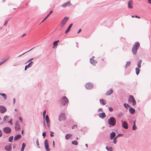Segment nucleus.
Returning a JSON list of instances; mask_svg holds the SVG:
<instances>
[{
    "instance_id": "774afa93",
    "label": "nucleus",
    "mask_w": 151,
    "mask_h": 151,
    "mask_svg": "<svg viewBox=\"0 0 151 151\" xmlns=\"http://www.w3.org/2000/svg\"><path fill=\"white\" fill-rule=\"evenodd\" d=\"M131 16V17H135V15H132Z\"/></svg>"
},
{
    "instance_id": "37998d69",
    "label": "nucleus",
    "mask_w": 151,
    "mask_h": 151,
    "mask_svg": "<svg viewBox=\"0 0 151 151\" xmlns=\"http://www.w3.org/2000/svg\"><path fill=\"white\" fill-rule=\"evenodd\" d=\"M50 132L51 133V134H50L51 136L52 137H53L54 136V135H53L54 132H52V131H50Z\"/></svg>"
},
{
    "instance_id": "f704fd0d",
    "label": "nucleus",
    "mask_w": 151,
    "mask_h": 151,
    "mask_svg": "<svg viewBox=\"0 0 151 151\" xmlns=\"http://www.w3.org/2000/svg\"><path fill=\"white\" fill-rule=\"evenodd\" d=\"M137 129V127L136 126V125L133 124L132 127V130H135Z\"/></svg>"
},
{
    "instance_id": "13d9d810",
    "label": "nucleus",
    "mask_w": 151,
    "mask_h": 151,
    "mask_svg": "<svg viewBox=\"0 0 151 151\" xmlns=\"http://www.w3.org/2000/svg\"><path fill=\"white\" fill-rule=\"evenodd\" d=\"M8 22L7 21H6L4 23V25L5 26V25H6V24Z\"/></svg>"
},
{
    "instance_id": "3c124183",
    "label": "nucleus",
    "mask_w": 151,
    "mask_h": 151,
    "mask_svg": "<svg viewBox=\"0 0 151 151\" xmlns=\"http://www.w3.org/2000/svg\"><path fill=\"white\" fill-rule=\"evenodd\" d=\"M9 58L7 59H5L4 61H3V62H1V63H2V64H3L4 62H6L8 59H9Z\"/></svg>"
},
{
    "instance_id": "6ab92c4d",
    "label": "nucleus",
    "mask_w": 151,
    "mask_h": 151,
    "mask_svg": "<svg viewBox=\"0 0 151 151\" xmlns=\"http://www.w3.org/2000/svg\"><path fill=\"white\" fill-rule=\"evenodd\" d=\"M133 3L132 1H130L128 2V7L129 9H132L133 8Z\"/></svg>"
},
{
    "instance_id": "7ed1b4c3",
    "label": "nucleus",
    "mask_w": 151,
    "mask_h": 151,
    "mask_svg": "<svg viewBox=\"0 0 151 151\" xmlns=\"http://www.w3.org/2000/svg\"><path fill=\"white\" fill-rule=\"evenodd\" d=\"M108 124L112 126H114L116 124V120L113 117H110L108 120Z\"/></svg>"
},
{
    "instance_id": "680f3d73",
    "label": "nucleus",
    "mask_w": 151,
    "mask_h": 151,
    "mask_svg": "<svg viewBox=\"0 0 151 151\" xmlns=\"http://www.w3.org/2000/svg\"><path fill=\"white\" fill-rule=\"evenodd\" d=\"M27 68H28V67H26V65L25 66V69H24V70H27Z\"/></svg>"
},
{
    "instance_id": "69168bd1",
    "label": "nucleus",
    "mask_w": 151,
    "mask_h": 151,
    "mask_svg": "<svg viewBox=\"0 0 151 151\" xmlns=\"http://www.w3.org/2000/svg\"><path fill=\"white\" fill-rule=\"evenodd\" d=\"M33 59V58H31L29 60V61H30V60H32Z\"/></svg>"
},
{
    "instance_id": "473e14b6",
    "label": "nucleus",
    "mask_w": 151,
    "mask_h": 151,
    "mask_svg": "<svg viewBox=\"0 0 151 151\" xmlns=\"http://www.w3.org/2000/svg\"><path fill=\"white\" fill-rule=\"evenodd\" d=\"M8 117L7 116H5L3 118V120L5 122H6L7 120V119L8 118Z\"/></svg>"
},
{
    "instance_id": "4be33fe9",
    "label": "nucleus",
    "mask_w": 151,
    "mask_h": 151,
    "mask_svg": "<svg viewBox=\"0 0 151 151\" xmlns=\"http://www.w3.org/2000/svg\"><path fill=\"white\" fill-rule=\"evenodd\" d=\"M46 110H44L43 112V120H44H44L43 121V122H44V126L45 125V115L46 114Z\"/></svg>"
},
{
    "instance_id": "a19ab883",
    "label": "nucleus",
    "mask_w": 151,
    "mask_h": 151,
    "mask_svg": "<svg viewBox=\"0 0 151 151\" xmlns=\"http://www.w3.org/2000/svg\"><path fill=\"white\" fill-rule=\"evenodd\" d=\"M109 110L110 111H113V108L111 107H110L109 108Z\"/></svg>"
},
{
    "instance_id": "dca6fc26",
    "label": "nucleus",
    "mask_w": 151,
    "mask_h": 151,
    "mask_svg": "<svg viewBox=\"0 0 151 151\" xmlns=\"http://www.w3.org/2000/svg\"><path fill=\"white\" fill-rule=\"evenodd\" d=\"M45 120L47 123V127L49 128L50 127V121L48 115H46L45 116Z\"/></svg>"
},
{
    "instance_id": "338daca9",
    "label": "nucleus",
    "mask_w": 151,
    "mask_h": 151,
    "mask_svg": "<svg viewBox=\"0 0 151 151\" xmlns=\"http://www.w3.org/2000/svg\"><path fill=\"white\" fill-rule=\"evenodd\" d=\"M14 110L15 111H17V109H14Z\"/></svg>"
},
{
    "instance_id": "9b49d317",
    "label": "nucleus",
    "mask_w": 151,
    "mask_h": 151,
    "mask_svg": "<svg viewBox=\"0 0 151 151\" xmlns=\"http://www.w3.org/2000/svg\"><path fill=\"white\" fill-rule=\"evenodd\" d=\"M122 123V127L125 129H127L128 128V124L125 121L122 120L121 121Z\"/></svg>"
},
{
    "instance_id": "79ce46f5",
    "label": "nucleus",
    "mask_w": 151,
    "mask_h": 151,
    "mask_svg": "<svg viewBox=\"0 0 151 151\" xmlns=\"http://www.w3.org/2000/svg\"><path fill=\"white\" fill-rule=\"evenodd\" d=\"M42 136H43L44 138H45L46 136V133L45 132H43L42 134Z\"/></svg>"
},
{
    "instance_id": "bf43d9fd",
    "label": "nucleus",
    "mask_w": 151,
    "mask_h": 151,
    "mask_svg": "<svg viewBox=\"0 0 151 151\" xmlns=\"http://www.w3.org/2000/svg\"><path fill=\"white\" fill-rule=\"evenodd\" d=\"M52 11H51L49 13V14H48L49 15V16L52 13Z\"/></svg>"
},
{
    "instance_id": "2f4dec72",
    "label": "nucleus",
    "mask_w": 151,
    "mask_h": 151,
    "mask_svg": "<svg viewBox=\"0 0 151 151\" xmlns=\"http://www.w3.org/2000/svg\"><path fill=\"white\" fill-rule=\"evenodd\" d=\"M13 136H11L9 138V142H11L13 140Z\"/></svg>"
},
{
    "instance_id": "a878e982",
    "label": "nucleus",
    "mask_w": 151,
    "mask_h": 151,
    "mask_svg": "<svg viewBox=\"0 0 151 151\" xmlns=\"http://www.w3.org/2000/svg\"><path fill=\"white\" fill-rule=\"evenodd\" d=\"M131 62L130 61H127L126 62V63L125 65V69L129 66L131 64Z\"/></svg>"
},
{
    "instance_id": "e2e57ef3",
    "label": "nucleus",
    "mask_w": 151,
    "mask_h": 151,
    "mask_svg": "<svg viewBox=\"0 0 151 151\" xmlns=\"http://www.w3.org/2000/svg\"><path fill=\"white\" fill-rule=\"evenodd\" d=\"M135 122H136V121L135 120L133 122V124H135Z\"/></svg>"
},
{
    "instance_id": "a18cd8bd",
    "label": "nucleus",
    "mask_w": 151,
    "mask_h": 151,
    "mask_svg": "<svg viewBox=\"0 0 151 151\" xmlns=\"http://www.w3.org/2000/svg\"><path fill=\"white\" fill-rule=\"evenodd\" d=\"M19 120L22 123L23 120H22V118L21 117H19Z\"/></svg>"
},
{
    "instance_id": "412c9836",
    "label": "nucleus",
    "mask_w": 151,
    "mask_h": 151,
    "mask_svg": "<svg viewBox=\"0 0 151 151\" xmlns=\"http://www.w3.org/2000/svg\"><path fill=\"white\" fill-rule=\"evenodd\" d=\"M22 137V136L20 134H18L14 138V140H17L18 139H20Z\"/></svg>"
},
{
    "instance_id": "603ef678",
    "label": "nucleus",
    "mask_w": 151,
    "mask_h": 151,
    "mask_svg": "<svg viewBox=\"0 0 151 151\" xmlns=\"http://www.w3.org/2000/svg\"><path fill=\"white\" fill-rule=\"evenodd\" d=\"M135 17L136 18H139V19L140 18V17L138 16L137 15H135Z\"/></svg>"
},
{
    "instance_id": "c756f323",
    "label": "nucleus",
    "mask_w": 151,
    "mask_h": 151,
    "mask_svg": "<svg viewBox=\"0 0 151 151\" xmlns=\"http://www.w3.org/2000/svg\"><path fill=\"white\" fill-rule=\"evenodd\" d=\"M26 145L25 143H23L22 144V147L21 150V151H24V149Z\"/></svg>"
},
{
    "instance_id": "ea45409f",
    "label": "nucleus",
    "mask_w": 151,
    "mask_h": 151,
    "mask_svg": "<svg viewBox=\"0 0 151 151\" xmlns=\"http://www.w3.org/2000/svg\"><path fill=\"white\" fill-rule=\"evenodd\" d=\"M33 48H32L31 49H30V50H29L28 51H27V52H24V53L22 54V55H19L18 56V57H19L21 56H22V55H23L24 54H25V53H26V52H29V51H30V50H32V49Z\"/></svg>"
},
{
    "instance_id": "5701e85b",
    "label": "nucleus",
    "mask_w": 151,
    "mask_h": 151,
    "mask_svg": "<svg viewBox=\"0 0 151 151\" xmlns=\"http://www.w3.org/2000/svg\"><path fill=\"white\" fill-rule=\"evenodd\" d=\"M72 25H73V24H70L69 25V26L68 27L67 29L65 31V33H67L68 32L70 31Z\"/></svg>"
},
{
    "instance_id": "e433bc0d",
    "label": "nucleus",
    "mask_w": 151,
    "mask_h": 151,
    "mask_svg": "<svg viewBox=\"0 0 151 151\" xmlns=\"http://www.w3.org/2000/svg\"><path fill=\"white\" fill-rule=\"evenodd\" d=\"M36 143L37 144V145L39 147V148H40V147L39 146V141H38V139H37V140L36 141Z\"/></svg>"
},
{
    "instance_id": "c85d7f7f",
    "label": "nucleus",
    "mask_w": 151,
    "mask_h": 151,
    "mask_svg": "<svg viewBox=\"0 0 151 151\" xmlns=\"http://www.w3.org/2000/svg\"><path fill=\"white\" fill-rule=\"evenodd\" d=\"M0 95L2 96L3 97L4 99L6 100L7 99L6 96V94L4 93H0Z\"/></svg>"
},
{
    "instance_id": "58836bf2",
    "label": "nucleus",
    "mask_w": 151,
    "mask_h": 151,
    "mask_svg": "<svg viewBox=\"0 0 151 151\" xmlns=\"http://www.w3.org/2000/svg\"><path fill=\"white\" fill-rule=\"evenodd\" d=\"M49 16V15H47L46 17L44 18V19L42 21L41 23H42L44 22V21Z\"/></svg>"
},
{
    "instance_id": "c9c22d12",
    "label": "nucleus",
    "mask_w": 151,
    "mask_h": 151,
    "mask_svg": "<svg viewBox=\"0 0 151 151\" xmlns=\"http://www.w3.org/2000/svg\"><path fill=\"white\" fill-rule=\"evenodd\" d=\"M106 148L108 151H112V148L111 147L108 148L107 147H106Z\"/></svg>"
},
{
    "instance_id": "09e8293b",
    "label": "nucleus",
    "mask_w": 151,
    "mask_h": 151,
    "mask_svg": "<svg viewBox=\"0 0 151 151\" xmlns=\"http://www.w3.org/2000/svg\"><path fill=\"white\" fill-rule=\"evenodd\" d=\"M77 127L76 125H74L72 126V129H75V127Z\"/></svg>"
},
{
    "instance_id": "aec40b11",
    "label": "nucleus",
    "mask_w": 151,
    "mask_h": 151,
    "mask_svg": "<svg viewBox=\"0 0 151 151\" xmlns=\"http://www.w3.org/2000/svg\"><path fill=\"white\" fill-rule=\"evenodd\" d=\"M90 62L93 65H95V64L97 63V62L93 59L92 58H91L90 59Z\"/></svg>"
},
{
    "instance_id": "49530a36",
    "label": "nucleus",
    "mask_w": 151,
    "mask_h": 151,
    "mask_svg": "<svg viewBox=\"0 0 151 151\" xmlns=\"http://www.w3.org/2000/svg\"><path fill=\"white\" fill-rule=\"evenodd\" d=\"M12 119H11L8 122V123H10L11 125H12Z\"/></svg>"
},
{
    "instance_id": "de8ad7c7",
    "label": "nucleus",
    "mask_w": 151,
    "mask_h": 151,
    "mask_svg": "<svg viewBox=\"0 0 151 151\" xmlns=\"http://www.w3.org/2000/svg\"><path fill=\"white\" fill-rule=\"evenodd\" d=\"M53 46H56L58 45V44L56 43H55V41L53 43Z\"/></svg>"
},
{
    "instance_id": "f257e3e1",
    "label": "nucleus",
    "mask_w": 151,
    "mask_h": 151,
    "mask_svg": "<svg viewBox=\"0 0 151 151\" xmlns=\"http://www.w3.org/2000/svg\"><path fill=\"white\" fill-rule=\"evenodd\" d=\"M123 134H118L116 137V133L114 132H112L110 134V138L111 140L113 139V142L114 144L116 143L117 141L116 139L118 137L120 136H123Z\"/></svg>"
},
{
    "instance_id": "5fc2aeb1",
    "label": "nucleus",
    "mask_w": 151,
    "mask_h": 151,
    "mask_svg": "<svg viewBox=\"0 0 151 151\" xmlns=\"http://www.w3.org/2000/svg\"><path fill=\"white\" fill-rule=\"evenodd\" d=\"M15 101H16L15 99V98H14L13 99V104H15Z\"/></svg>"
},
{
    "instance_id": "0e129e2a",
    "label": "nucleus",
    "mask_w": 151,
    "mask_h": 151,
    "mask_svg": "<svg viewBox=\"0 0 151 151\" xmlns=\"http://www.w3.org/2000/svg\"><path fill=\"white\" fill-rule=\"evenodd\" d=\"M25 35V34H24L23 35H22V36L21 37H24V36Z\"/></svg>"
},
{
    "instance_id": "c03bdc74",
    "label": "nucleus",
    "mask_w": 151,
    "mask_h": 151,
    "mask_svg": "<svg viewBox=\"0 0 151 151\" xmlns=\"http://www.w3.org/2000/svg\"><path fill=\"white\" fill-rule=\"evenodd\" d=\"M103 111V109L101 108H100L98 110V112L102 111Z\"/></svg>"
},
{
    "instance_id": "b1692460",
    "label": "nucleus",
    "mask_w": 151,
    "mask_h": 151,
    "mask_svg": "<svg viewBox=\"0 0 151 151\" xmlns=\"http://www.w3.org/2000/svg\"><path fill=\"white\" fill-rule=\"evenodd\" d=\"M113 93V90L111 89H110V90L108 91L106 93V95H109Z\"/></svg>"
},
{
    "instance_id": "ddd939ff",
    "label": "nucleus",
    "mask_w": 151,
    "mask_h": 151,
    "mask_svg": "<svg viewBox=\"0 0 151 151\" xmlns=\"http://www.w3.org/2000/svg\"><path fill=\"white\" fill-rule=\"evenodd\" d=\"M5 149L7 151H11L12 150V145L10 144H9L5 147Z\"/></svg>"
},
{
    "instance_id": "f8f14e48",
    "label": "nucleus",
    "mask_w": 151,
    "mask_h": 151,
    "mask_svg": "<svg viewBox=\"0 0 151 151\" xmlns=\"http://www.w3.org/2000/svg\"><path fill=\"white\" fill-rule=\"evenodd\" d=\"M20 129V126L18 121H16L15 124V129L16 131L19 130Z\"/></svg>"
},
{
    "instance_id": "864d4df0",
    "label": "nucleus",
    "mask_w": 151,
    "mask_h": 151,
    "mask_svg": "<svg viewBox=\"0 0 151 151\" xmlns=\"http://www.w3.org/2000/svg\"><path fill=\"white\" fill-rule=\"evenodd\" d=\"M52 145H53V147L54 148L55 147V142H54V141H53V142H52Z\"/></svg>"
},
{
    "instance_id": "4c0bfd02",
    "label": "nucleus",
    "mask_w": 151,
    "mask_h": 151,
    "mask_svg": "<svg viewBox=\"0 0 151 151\" xmlns=\"http://www.w3.org/2000/svg\"><path fill=\"white\" fill-rule=\"evenodd\" d=\"M124 105L125 107L127 109L128 107L129 106L127 104L124 103Z\"/></svg>"
},
{
    "instance_id": "4468645a",
    "label": "nucleus",
    "mask_w": 151,
    "mask_h": 151,
    "mask_svg": "<svg viewBox=\"0 0 151 151\" xmlns=\"http://www.w3.org/2000/svg\"><path fill=\"white\" fill-rule=\"evenodd\" d=\"M93 87V85L91 83H87L86 85V89H88L92 88Z\"/></svg>"
},
{
    "instance_id": "20e7f679",
    "label": "nucleus",
    "mask_w": 151,
    "mask_h": 151,
    "mask_svg": "<svg viewBox=\"0 0 151 151\" xmlns=\"http://www.w3.org/2000/svg\"><path fill=\"white\" fill-rule=\"evenodd\" d=\"M68 102V100L65 96L63 97L59 101L60 103L63 106H65Z\"/></svg>"
},
{
    "instance_id": "393cba45",
    "label": "nucleus",
    "mask_w": 151,
    "mask_h": 151,
    "mask_svg": "<svg viewBox=\"0 0 151 151\" xmlns=\"http://www.w3.org/2000/svg\"><path fill=\"white\" fill-rule=\"evenodd\" d=\"M130 108L129 109V111L130 113L132 114H134L135 112V110L134 108L130 106Z\"/></svg>"
},
{
    "instance_id": "f3484780",
    "label": "nucleus",
    "mask_w": 151,
    "mask_h": 151,
    "mask_svg": "<svg viewBox=\"0 0 151 151\" xmlns=\"http://www.w3.org/2000/svg\"><path fill=\"white\" fill-rule=\"evenodd\" d=\"M71 5V4L70 1L65 3L61 5V6L65 8L67 6H69Z\"/></svg>"
},
{
    "instance_id": "bb28decb",
    "label": "nucleus",
    "mask_w": 151,
    "mask_h": 151,
    "mask_svg": "<svg viewBox=\"0 0 151 151\" xmlns=\"http://www.w3.org/2000/svg\"><path fill=\"white\" fill-rule=\"evenodd\" d=\"M100 102L103 105H105L106 103V101L104 99H103L100 100Z\"/></svg>"
},
{
    "instance_id": "423d86ee",
    "label": "nucleus",
    "mask_w": 151,
    "mask_h": 151,
    "mask_svg": "<svg viewBox=\"0 0 151 151\" xmlns=\"http://www.w3.org/2000/svg\"><path fill=\"white\" fill-rule=\"evenodd\" d=\"M129 102H130L132 103L133 105H135L136 104V101L133 96L132 95L130 96L128 100Z\"/></svg>"
},
{
    "instance_id": "6e6552de",
    "label": "nucleus",
    "mask_w": 151,
    "mask_h": 151,
    "mask_svg": "<svg viewBox=\"0 0 151 151\" xmlns=\"http://www.w3.org/2000/svg\"><path fill=\"white\" fill-rule=\"evenodd\" d=\"M44 146L47 151H50V149L49 147L48 142L47 139H46L44 142Z\"/></svg>"
},
{
    "instance_id": "9d476101",
    "label": "nucleus",
    "mask_w": 151,
    "mask_h": 151,
    "mask_svg": "<svg viewBox=\"0 0 151 151\" xmlns=\"http://www.w3.org/2000/svg\"><path fill=\"white\" fill-rule=\"evenodd\" d=\"M66 119L65 114L64 113H61L59 116L58 120L60 122L62 120H64Z\"/></svg>"
},
{
    "instance_id": "8fccbe9b",
    "label": "nucleus",
    "mask_w": 151,
    "mask_h": 151,
    "mask_svg": "<svg viewBox=\"0 0 151 151\" xmlns=\"http://www.w3.org/2000/svg\"><path fill=\"white\" fill-rule=\"evenodd\" d=\"M2 136V133L1 129H0V137Z\"/></svg>"
},
{
    "instance_id": "4d7b16f0",
    "label": "nucleus",
    "mask_w": 151,
    "mask_h": 151,
    "mask_svg": "<svg viewBox=\"0 0 151 151\" xmlns=\"http://www.w3.org/2000/svg\"><path fill=\"white\" fill-rule=\"evenodd\" d=\"M81 29H80L78 30V32L77 33H78V34L80 32H81Z\"/></svg>"
},
{
    "instance_id": "2eb2a0df",
    "label": "nucleus",
    "mask_w": 151,
    "mask_h": 151,
    "mask_svg": "<svg viewBox=\"0 0 151 151\" xmlns=\"http://www.w3.org/2000/svg\"><path fill=\"white\" fill-rule=\"evenodd\" d=\"M6 111V108L4 106H0V112L3 113Z\"/></svg>"
},
{
    "instance_id": "a211bd4d",
    "label": "nucleus",
    "mask_w": 151,
    "mask_h": 151,
    "mask_svg": "<svg viewBox=\"0 0 151 151\" xmlns=\"http://www.w3.org/2000/svg\"><path fill=\"white\" fill-rule=\"evenodd\" d=\"M98 115L101 119H103L106 117V114L104 112L99 113L98 114Z\"/></svg>"
},
{
    "instance_id": "052dcab7",
    "label": "nucleus",
    "mask_w": 151,
    "mask_h": 151,
    "mask_svg": "<svg viewBox=\"0 0 151 151\" xmlns=\"http://www.w3.org/2000/svg\"><path fill=\"white\" fill-rule=\"evenodd\" d=\"M59 41V40H56L55 41V43H57Z\"/></svg>"
},
{
    "instance_id": "6e6d98bb",
    "label": "nucleus",
    "mask_w": 151,
    "mask_h": 151,
    "mask_svg": "<svg viewBox=\"0 0 151 151\" xmlns=\"http://www.w3.org/2000/svg\"><path fill=\"white\" fill-rule=\"evenodd\" d=\"M148 2L151 4V0H148Z\"/></svg>"
},
{
    "instance_id": "f03ea898",
    "label": "nucleus",
    "mask_w": 151,
    "mask_h": 151,
    "mask_svg": "<svg viewBox=\"0 0 151 151\" xmlns=\"http://www.w3.org/2000/svg\"><path fill=\"white\" fill-rule=\"evenodd\" d=\"M140 44L138 42H137L133 45L132 48V52L134 55H135L137 54V50Z\"/></svg>"
},
{
    "instance_id": "7c9ffc66",
    "label": "nucleus",
    "mask_w": 151,
    "mask_h": 151,
    "mask_svg": "<svg viewBox=\"0 0 151 151\" xmlns=\"http://www.w3.org/2000/svg\"><path fill=\"white\" fill-rule=\"evenodd\" d=\"M33 63V61H31L27 65H26V67L29 68L31 66V65Z\"/></svg>"
},
{
    "instance_id": "1a4fd4ad",
    "label": "nucleus",
    "mask_w": 151,
    "mask_h": 151,
    "mask_svg": "<svg viewBox=\"0 0 151 151\" xmlns=\"http://www.w3.org/2000/svg\"><path fill=\"white\" fill-rule=\"evenodd\" d=\"M3 131L4 133L6 134H9L11 132L12 129L9 127H6L3 128Z\"/></svg>"
},
{
    "instance_id": "39448f33",
    "label": "nucleus",
    "mask_w": 151,
    "mask_h": 151,
    "mask_svg": "<svg viewBox=\"0 0 151 151\" xmlns=\"http://www.w3.org/2000/svg\"><path fill=\"white\" fill-rule=\"evenodd\" d=\"M142 62V60H140L137 63V67L135 68V71L136 74L138 75L139 74L140 70L139 69L141 67V64Z\"/></svg>"
},
{
    "instance_id": "cd10ccee",
    "label": "nucleus",
    "mask_w": 151,
    "mask_h": 151,
    "mask_svg": "<svg viewBox=\"0 0 151 151\" xmlns=\"http://www.w3.org/2000/svg\"><path fill=\"white\" fill-rule=\"evenodd\" d=\"M72 136V135L70 134H67L65 136V139H68L70 138Z\"/></svg>"
},
{
    "instance_id": "0eeeda50",
    "label": "nucleus",
    "mask_w": 151,
    "mask_h": 151,
    "mask_svg": "<svg viewBox=\"0 0 151 151\" xmlns=\"http://www.w3.org/2000/svg\"><path fill=\"white\" fill-rule=\"evenodd\" d=\"M68 19V17H65L61 21L59 25L60 27H63L65 25Z\"/></svg>"
},
{
    "instance_id": "72a5a7b5",
    "label": "nucleus",
    "mask_w": 151,
    "mask_h": 151,
    "mask_svg": "<svg viewBox=\"0 0 151 151\" xmlns=\"http://www.w3.org/2000/svg\"><path fill=\"white\" fill-rule=\"evenodd\" d=\"M72 143L73 144V145H77V144H78V142H77L76 141V140H74V141H72Z\"/></svg>"
}]
</instances>
